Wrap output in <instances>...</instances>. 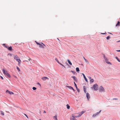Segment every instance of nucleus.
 Masks as SVG:
<instances>
[{"instance_id": "obj_1", "label": "nucleus", "mask_w": 120, "mask_h": 120, "mask_svg": "<svg viewBox=\"0 0 120 120\" xmlns=\"http://www.w3.org/2000/svg\"><path fill=\"white\" fill-rule=\"evenodd\" d=\"M71 116L70 117V120H77L76 118H78L81 116V115L79 113H75L72 114Z\"/></svg>"}, {"instance_id": "obj_2", "label": "nucleus", "mask_w": 120, "mask_h": 120, "mask_svg": "<svg viewBox=\"0 0 120 120\" xmlns=\"http://www.w3.org/2000/svg\"><path fill=\"white\" fill-rule=\"evenodd\" d=\"M3 73L5 75H6L8 77L10 78L11 76L9 73L8 72V71L6 70H5L4 69H3Z\"/></svg>"}, {"instance_id": "obj_3", "label": "nucleus", "mask_w": 120, "mask_h": 120, "mask_svg": "<svg viewBox=\"0 0 120 120\" xmlns=\"http://www.w3.org/2000/svg\"><path fill=\"white\" fill-rule=\"evenodd\" d=\"M93 88L95 90H97L98 89V86L97 84L93 85Z\"/></svg>"}, {"instance_id": "obj_4", "label": "nucleus", "mask_w": 120, "mask_h": 120, "mask_svg": "<svg viewBox=\"0 0 120 120\" xmlns=\"http://www.w3.org/2000/svg\"><path fill=\"white\" fill-rule=\"evenodd\" d=\"M42 44H43V45H44V46H45V44H44L43 43L41 42V43H40L39 44V47L40 48H44V47Z\"/></svg>"}, {"instance_id": "obj_5", "label": "nucleus", "mask_w": 120, "mask_h": 120, "mask_svg": "<svg viewBox=\"0 0 120 120\" xmlns=\"http://www.w3.org/2000/svg\"><path fill=\"white\" fill-rule=\"evenodd\" d=\"M99 91L100 92H102L104 91L105 90L104 88L101 86H100Z\"/></svg>"}, {"instance_id": "obj_6", "label": "nucleus", "mask_w": 120, "mask_h": 120, "mask_svg": "<svg viewBox=\"0 0 120 120\" xmlns=\"http://www.w3.org/2000/svg\"><path fill=\"white\" fill-rule=\"evenodd\" d=\"M101 111V110H100L99 112H97L96 113L94 114L93 116V117H95L96 115H98Z\"/></svg>"}, {"instance_id": "obj_7", "label": "nucleus", "mask_w": 120, "mask_h": 120, "mask_svg": "<svg viewBox=\"0 0 120 120\" xmlns=\"http://www.w3.org/2000/svg\"><path fill=\"white\" fill-rule=\"evenodd\" d=\"M14 58L17 61L19 58L17 55H15L14 56Z\"/></svg>"}, {"instance_id": "obj_8", "label": "nucleus", "mask_w": 120, "mask_h": 120, "mask_svg": "<svg viewBox=\"0 0 120 120\" xmlns=\"http://www.w3.org/2000/svg\"><path fill=\"white\" fill-rule=\"evenodd\" d=\"M6 93H8L9 94H10L11 95V94H14V93L13 92H10V91H9L8 90H7L6 91Z\"/></svg>"}, {"instance_id": "obj_9", "label": "nucleus", "mask_w": 120, "mask_h": 120, "mask_svg": "<svg viewBox=\"0 0 120 120\" xmlns=\"http://www.w3.org/2000/svg\"><path fill=\"white\" fill-rule=\"evenodd\" d=\"M6 48L8 49V50L9 51H11L12 49V48L11 46L8 47L7 46V47H6Z\"/></svg>"}, {"instance_id": "obj_10", "label": "nucleus", "mask_w": 120, "mask_h": 120, "mask_svg": "<svg viewBox=\"0 0 120 120\" xmlns=\"http://www.w3.org/2000/svg\"><path fill=\"white\" fill-rule=\"evenodd\" d=\"M82 75H83V77H84V78L85 80L87 82H88V80L86 78V77L85 75H84V74L83 73H82Z\"/></svg>"}, {"instance_id": "obj_11", "label": "nucleus", "mask_w": 120, "mask_h": 120, "mask_svg": "<svg viewBox=\"0 0 120 120\" xmlns=\"http://www.w3.org/2000/svg\"><path fill=\"white\" fill-rule=\"evenodd\" d=\"M86 96L87 99H89L90 98V97L89 94L88 93H86Z\"/></svg>"}, {"instance_id": "obj_12", "label": "nucleus", "mask_w": 120, "mask_h": 120, "mask_svg": "<svg viewBox=\"0 0 120 120\" xmlns=\"http://www.w3.org/2000/svg\"><path fill=\"white\" fill-rule=\"evenodd\" d=\"M46 79H48V78L46 77H43L42 78V79L43 80L45 81V80Z\"/></svg>"}, {"instance_id": "obj_13", "label": "nucleus", "mask_w": 120, "mask_h": 120, "mask_svg": "<svg viewBox=\"0 0 120 120\" xmlns=\"http://www.w3.org/2000/svg\"><path fill=\"white\" fill-rule=\"evenodd\" d=\"M120 22L119 21H118L116 25V26H120Z\"/></svg>"}, {"instance_id": "obj_14", "label": "nucleus", "mask_w": 120, "mask_h": 120, "mask_svg": "<svg viewBox=\"0 0 120 120\" xmlns=\"http://www.w3.org/2000/svg\"><path fill=\"white\" fill-rule=\"evenodd\" d=\"M17 61H18L19 62L18 65H19L20 64V63L21 62V61L20 59V58L19 59V60H18Z\"/></svg>"}, {"instance_id": "obj_15", "label": "nucleus", "mask_w": 120, "mask_h": 120, "mask_svg": "<svg viewBox=\"0 0 120 120\" xmlns=\"http://www.w3.org/2000/svg\"><path fill=\"white\" fill-rule=\"evenodd\" d=\"M68 61V63L71 65H72V63L71 62H70V61L69 60H67Z\"/></svg>"}, {"instance_id": "obj_16", "label": "nucleus", "mask_w": 120, "mask_h": 120, "mask_svg": "<svg viewBox=\"0 0 120 120\" xmlns=\"http://www.w3.org/2000/svg\"><path fill=\"white\" fill-rule=\"evenodd\" d=\"M54 119L56 120H58L57 119V117L56 116H55L53 117Z\"/></svg>"}, {"instance_id": "obj_17", "label": "nucleus", "mask_w": 120, "mask_h": 120, "mask_svg": "<svg viewBox=\"0 0 120 120\" xmlns=\"http://www.w3.org/2000/svg\"><path fill=\"white\" fill-rule=\"evenodd\" d=\"M94 80L93 79H91L90 80V82L91 83L94 82Z\"/></svg>"}, {"instance_id": "obj_18", "label": "nucleus", "mask_w": 120, "mask_h": 120, "mask_svg": "<svg viewBox=\"0 0 120 120\" xmlns=\"http://www.w3.org/2000/svg\"><path fill=\"white\" fill-rule=\"evenodd\" d=\"M85 112V111H82L80 112V114L79 113L81 116Z\"/></svg>"}, {"instance_id": "obj_19", "label": "nucleus", "mask_w": 120, "mask_h": 120, "mask_svg": "<svg viewBox=\"0 0 120 120\" xmlns=\"http://www.w3.org/2000/svg\"><path fill=\"white\" fill-rule=\"evenodd\" d=\"M67 108L68 109H69L70 108V106L68 105V104H67Z\"/></svg>"}, {"instance_id": "obj_20", "label": "nucleus", "mask_w": 120, "mask_h": 120, "mask_svg": "<svg viewBox=\"0 0 120 120\" xmlns=\"http://www.w3.org/2000/svg\"><path fill=\"white\" fill-rule=\"evenodd\" d=\"M105 60V61L108 64H109L110 63V62H109V61L107 59L106 60Z\"/></svg>"}, {"instance_id": "obj_21", "label": "nucleus", "mask_w": 120, "mask_h": 120, "mask_svg": "<svg viewBox=\"0 0 120 120\" xmlns=\"http://www.w3.org/2000/svg\"><path fill=\"white\" fill-rule=\"evenodd\" d=\"M76 70L77 72L79 71V70L78 68H76Z\"/></svg>"}, {"instance_id": "obj_22", "label": "nucleus", "mask_w": 120, "mask_h": 120, "mask_svg": "<svg viewBox=\"0 0 120 120\" xmlns=\"http://www.w3.org/2000/svg\"><path fill=\"white\" fill-rule=\"evenodd\" d=\"M55 59V60H56V61L57 62V63H59V64L60 63V62L58 61V60L56 58Z\"/></svg>"}, {"instance_id": "obj_23", "label": "nucleus", "mask_w": 120, "mask_h": 120, "mask_svg": "<svg viewBox=\"0 0 120 120\" xmlns=\"http://www.w3.org/2000/svg\"><path fill=\"white\" fill-rule=\"evenodd\" d=\"M72 77L74 79V80H75V76H72Z\"/></svg>"}, {"instance_id": "obj_24", "label": "nucleus", "mask_w": 120, "mask_h": 120, "mask_svg": "<svg viewBox=\"0 0 120 120\" xmlns=\"http://www.w3.org/2000/svg\"><path fill=\"white\" fill-rule=\"evenodd\" d=\"M1 114L3 115H4V113L2 111H1Z\"/></svg>"}, {"instance_id": "obj_25", "label": "nucleus", "mask_w": 120, "mask_h": 120, "mask_svg": "<svg viewBox=\"0 0 120 120\" xmlns=\"http://www.w3.org/2000/svg\"><path fill=\"white\" fill-rule=\"evenodd\" d=\"M74 84L75 86V87L77 88V85H76V84L75 83V82H74Z\"/></svg>"}, {"instance_id": "obj_26", "label": "nucleus", "mask_w": 120, "mask_h": 120, "mask_svg": "<svg viewBox=\"0 0 120 120\" xmlns=\"http://www.w3.org/2000/svg\"><path fill=\"white\" fill-rule=\"evenodd\" d=\"M17 69L18 70V71H20V69L18 67H17Z\"/></svg>"}, {"instance_id": "obj_27", "label": "nucleus", "mask_w": 120, "mask_h": 120, "mask_svg": "<svg viewBox=\"0 0 120 120\" xmlns=\"http://www.w3.org/2000/svg\"><path fill=\"white\" fill-rule=\"evenodd\" d=\"M85 62H86L88 64H89V62L86 59H85Z\"/></svg>"}, {"instance_id": "obj_28", "label": "nucleus", "mask_w": 120, "mask_h": 120, "mask_svg": "<svg viewBox=\"0 0 120 120\" xmlns=\"http://www.w3.org/2000/svg\"><path fill=\"white\" fill-rule=\"evenodd\" d=\"M3 45L4 46L5 48H6V47H7V46L5 44H3Z\"/></svg>"}, {"instance_id": "obj_29", "label": "nucleus", "mask_w": 120, "mask_h": 120, "mask_svg": "<svg viewBox=\"0 0 120 120\" xmlns=\"http://www.w3.org/2000/svg\"><path fill=\"white\" fill-rule=\"evenodd\" d=\"M32 88H33V90H35L36 89V88L35 87H33Z\"/></svg>"}, {"instance_id": "obj_30", "label": "nucleus", "mask_w": 120, "mask_h": 120, "mask_svg": "<svg viewBox=\"0 0 120 120\" xmlns=\"http://www.w3.org/2000/svg\"><path fill=\"white\" fill-rule=\"evenodd\" d=\"M69 88H70V89H72L73 90H74L73 88L72 87H71V86H69Z\"/></svg>"}, {"instance_id": "obj_31", "label": "nucleus", "mask_w": 120, "mask_h": 120, "mask_svg": "<svg viewBox=\"0 0 120 120\" xmlns=\"http://www.w3.org/2000/svg\"><path fill=\"white\" fill-rule=\"evenodd\" d=\"M110 38V37L109 36L107 37L106 38L107 39H109Z\"/></svg>"}, {"instance_id": "obj_32", "label": "nucleus", "mask_w": 120, "mask_h": 120, "mask_svg": "<svg viewBox=\"0 0 120 120\" xmlns=\"http://www.w3.org/2000/svg\"><path fill=\"white\" fill-rule=\"evenodd\" d=\"M104 59H105V60H106L107 59V58L105 57V55H104Z\"/></svg>"}, {"instance_id": "obj_33", "label": "nucleus", "mask_w": 120, "mask_h": 120, "mask_svg": "<svg viewBox=\"0 0 120 120\" xmlns=\"http://www.w3.org/2000/svg\"><path fill=\"white\" fill-rule=\"evenodd\" d=\"M35 42H36V43L38 45H39V44L40 43H38V42H37L36 41H35Z\"/></svg>"}, {"instance_id": "obj_34", "label": "nucleus", "mask_w": 120, "mask_h": 120, "mask_svg": "<svg viewBox=\"0 0 120 120\" xmlns=\"http://www.w3.org/2000/svg\"><path fill=\"white\" fill-rule=\"evenodd\" d=\"M35 42H36V43L38 45H39V44L40 43H38V42H37L36 41H35Z\"/></svg>"}, {"instance_id": "obj_35", "label": "nucleus", "mask_w": 120, "mask_h": 120, "mask_svg": "<svg viewBox=\"0 0 120 120\" xmlns=\"http://www.w3.org/2000/svg\"><path fill=\"white\" fill-rule=\"evenodd\" d=\"M37 84L39 85L40 86H41V85L39 82H38L37 83Z\"/></svg>"}, {"instance_id": "obj_36", "label": "nucleus", "mask_w": 120, "mask_h": 120, "mask_svg": "<svg viewBox=\"0 0 120 120\" xmlns=\"http://www.w3.org/2000/svg\"><path fill=\"white\" fill-rule=\"evenodd\" d=\"M59 64L60 65H61L62 66H63L64 67V66L63 64H61L60 63H59Z\"/></svg>"}, {"instance_id": "obj_37", "label": "nucleus", "mask_w": 120, "mask_h": 120, "mask_svg": "<svg viewBox=\"0 0 120 120\" xmlns=\"http://www.w3.org/2000/svg\"><path fill=\"white\" fill-rule=\"evenodd\" d=\"M14 76L15 78H16V79H17V77L16 76H15V75H14Z\"/></svg>"}, {"instance_id": "obj_38", "label": "nucleus", "mask_w": 120, "mask_h": 120, "mask_svg": "<svg viewBox=\"0 0 120 120\" xmlns=\"http://www.w3.org/2000/svg\"><path fill=\"white\" fill-rule=\"evenodd\" d=\"M88 78L89 79H91V77H90V76H88Z\"/></svg>"}, {"instance_id": "obj_39", "label": "nucleus", "mask_w": 120, "mask_h": 120, "mask_svg": "<svg viewBox=\"0 0 120 120\" xmlns=\"http://www.w3.org/2000/svg\"><path fill=\"white\" fill-rule=\"evenodd\" d=\"M24 115H25L28 118V116H27L25 114H24Z\"/></svg>"}, {"instance_id": "obj_40", "label": "nucleus", "mask_w": 120, "mask_h": 120, "mask_svg": "<svg viewBox=\"0 0 120 120\" xmlns=\"http://www.w3.org/2000/svg\"><path fill=\"white\" fill-rule=\"evenodd\" d=\"M84 91L85 92L86 91V89L85 88H84Z\"/></svg>"}, {"instance_id": "obj_41", "label": "nucleus", "mask_w": 120, "mask_h": 120, "mask_svg": "<svg viewBox=\"0 0 120 120\" xmlns=\"http://www.w3.org/2000/svg\"><path fill=\"white\" fill-rule=\"evenodd\" d=\"M118 99L117 98H113V100H117Z\"/></svg>"}, {"instance_id": "obj_42", "label": "nucleus", "mask_w": 120, "mask_h": 120, "mask_svg": "<svg viewBox=\"0 0 120 120\" xmlns=\"http://www.w3.org/2000/svg\"><path fill=\"white\" fill-rule=\"evenodd\" d=\"M29 60V61H30V60H31V58H30L29 59H28Z\"/></svg>"}, {"instance_id": "obj_43", "label": "nucleus", "mask_w": 120, "mask_h": 120, "mask_svg": "<svg viewBox=\"0 0 120 120\" xmlns=\"http://www.w3.org/2000/svg\"><path fill=\"white\" fill-rule=\"evenodd\" d=\"M117 52H120V50H117Z\"/></svg>"}, {"instance_id": "obj_44", "label": "nucleus", "mask_w": 120, "mask_h": 120, "mask_svg": "<svg viewBox=\"0 0 120 120\" xmlns=\"http://www.w3.org/2000/svg\"><path fill=\"white\" fill-rule=\"evenodd\" d=\"M1 78L2 79H3V77H2V76H1Z\"/></svg>"}, {"instance_id": "obj_45", "label": "nucleus", "mask_w": 120, "mask_h": 120, "mask_svg": "<svg viewBox=\"0 0 120 120\" xmlns=\"http://www.w3.org/2000/svg\"><path fill=\"white\" fill-rule=\"evenodd\" d=\"M44 113H46V112H45V111H44Z\"/></svg>"}, {"instance_id": "obj_46", "label": "nucleus", "mask_w": 120, "mask_h": 120, "mask_svg": "<svg viewBox=\"0 0 120 120\" xmlns=\"http://www.w3.org/2000/svg\"><path fill=\"white\" fill-rule=\"evenodd\" d=\"M101 34H104L105 33H101Z\"/></svg>"}, {"instance_id": "obj_47", "label": "nucleus", "mask_w": 120, "mask_h": 120, "mask_svg": "<svg viewBox=\"0 0 120 120\" xmlns=\"http://www.w3.org/2000/svg\"><path fill=\"white\" fill-rule=\"evenodd\" d=\"M116 59H117V60H118V58H117V57H116Z\"/></svg>"}, {"instance_id": "obj_48", "label": "nucleus", "mask_w": 120, "mask_h": 120, "mask_svg": "<svg viewBox=\"0 0 120 120\" xmlns=\"http://www.w3.org/2000/svg\"><path fill=\"white\" fill-rule=\"evenodd\" d=\"M83 58H84V60H85V59H85V58L84 57H83Z\"/></svg>"}, {"instance_id": "obj_49", "label": "nucleus", "mask_w": 120, "mask_h": 120, "mask_svg": "<svg viewBox=\"0 0 120 120\" xmlns=\"http://www.w3.org/2000/svg\"><path fill=\"white\" fill-rule=\"evenodd\" d=\"M109 34H112L111 33H109Z\"/></svg>"}, {"instance_id": "obj_50", "label": "nucleus", "mask_w": 120, "mask_h": 120, "mask_svg": "<svg viewBox=\"0 0 120 120\" xmlns=\"http://www.w3.org/2000/svg\"><path fill=\"white\" fill-rule=\"evenodd\" d=\"M118 60L119 62H120V61H119V60L118 59Z\"/></svg>"}, {"instance_id": "obj_51", "label": "nucleus", "mask_w": 120, "mask_h": 120, "mask_svg": "<svg viewBox=\"0 0 120 120\" xmlns=\"http://www.w3.org/2000/svg\"><path fill=\"white\" fill-rule=\"evenodd\" d=\"M71 72H72V73L73 72V71H71Z\"/></svg>"}, {"instance_id": "obj_52", "label": "nucleus", "mask_w": 120, "mask_h": 120, "mask_svg": "<svg viewBox=\"0 0 120 120\" xmlns=\"http://www.w3.org/2000/svg\"><path fill=\"white\" fill-rule=\"evenodd\" d=\"M57 39L58 40H59H59L58 38Z\"/></svg>"}, {"instance_id": "obj_53", "label": "nucleus", "mask_w": 120, "mask_h": 120, "mask_svg": "<svg viewBox=\"0 0 120 120\" xmlns=\"http://www.w3.org/2000/svg\"><path fill=\"white\" fill-rule=\"evenodd\" d=\"M23 61V62H24V61Z\"/></svg>"}, {"instance_id": "obj_54", "label": "nucleus", "mask_w": 120, "mask_h": 120, "mask_svg": "<svg viewBox=\"0 0 120 120\" xmlns=\"http://www.w3.org/2000/svg\"><path fill=\"white\" fill-rule=\"evenodd\" d=\"M39 120H41V119H40Z\"/></svg>"}, {"instance_id": "obj_55", "label": "nucleus", "mask_w": 120, "mask_h": 120, "mask_svg": "<svg viewBox=\"0 0 120 120\" xmlns=\"http://www.w3.org/2000/svg\"><path fill=\"white\" fill-rule=\"evenodd\" d=\"M93 88V87H92V88Z\"/></svg>"}, {"instance_id": "obj_56", "label": "nucleus", "mask_w": 120, "mask_h": 120, "mask_svg": "<svg viewBox=\"0 0 120 120\" xmlns=\"http://www.w3.org/2000/svg\"><path fill=\"white\" fill-rule=\"evenodd\" d=\"M78 90H77V91H78Z\"/></svg>"}, {"instance_id": "obj_57", "label": "nucleus", "mask_w": 120, "mask_h": 120, "mask_svg": "<svg viewBox=\"0 0 120 120\" xmlns=\"http://www.w3.org/2000/svg\"><path fill=\"white\" fill-rule=\"evenodd\" d=\"M78 90H77V91H78Z\"/></svg>"}]
</instances>
